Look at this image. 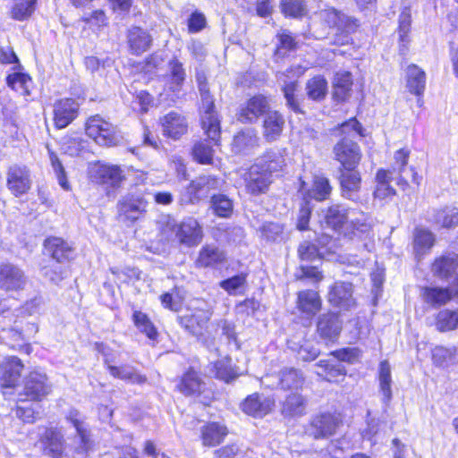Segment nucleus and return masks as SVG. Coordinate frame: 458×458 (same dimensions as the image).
Returning a JSON list of instances; mask_svg holds the SVG:
<instances>
[{"label":"nucleus","mask_w":458,"mask_h":458,"mask_svg":"<svg viewBox=\"0 0 458 458\" xmlns=\"http://www.w3.org/2000/svg\"><path fill=\"white\" fill-rule=\"evenodd\" d=\"M304 383L302 373L293 368L284 369L280 372L279 385L283 389L298 390Z\"/></svg>","instance_id":"09e8293b"},{"label":"nucleus","mask_w":458,"mask_h":458,"mask_svg":"<svg viewBox=\"0 0 458 458\" xmlns=\"http://www.w3.org/2000/svg\"><path fill=\"white\" fill-rule=\"evenodd\" d=\"M379 388L383 394L382 401L387 406L392 400V378L391 367L387 360H383L379 364Z\"/></svg>","instance_id":"79ce46f5"},{"label":"nucleus","mask_w":458,"mask_h":458,"mask_svg":"<svg viewBox=\"0 0 458 458\" xmlns=\"http://www.w3.org/2000/svg\"><path fill=\"white\" fill-rule=\"evenodd\" d=\"M328 301L335 307L349 310L355 306L353 287L351 283L336 282L328 293Z\"/></svg>","instance_id":"a211bd4d"},{"label":"nucleus","mask_w":458,"mask_h":458,"mask_svg":"<svg viewBox=\"0 0 458 458\" xmlns=\"http://www.w3.org/2000/svg\"><path fill=\"white\" fill-rule=\"evenodd\" d=\"M348 220L347 210L341 205L329 207L324 215V222L331 229H341Z\"/></svg>","instance_id":"c03bdc74"},{"label":"nucleus","mask_w":458,"mask_h":458,"mask_svg":"<svg viewBox=\"0 0 458 458\" xmlns=\"http://www.w3.org/2000/svg\"><path fill=\"white\" fill-rule=\"evenodd\" d=\"M307 399L299 393L290 394L282 405V414L284 417H301L306 413Z\"/></svg>","instance_id":"473e14b6"},{"label":"nucleus","mask_w":458,"mask_h":458,"mask_svg":"<svg viewBox=\"0 0 458 458\" xmlns=\"http://www.w3.org/2000/svg\"><path fill=\"white\" fill-rule=\"evenodd\" d=\"M298 308L308 315H315L321 309L318 293L313 290H305L298 293Z\"/></svg>","instance_id":"c9c22d12"},{"label":"nucleus","mask_w":458,"mask_h":458,"mask_svg":"<svg viewBox=\"0 0 458 458\" xmlns=\"http://www.w3.org/2000/svg\"><path fill=\"white\" fill-rule=\"evenodd\" d=\"M362 131V126L356 118H352L340 125L341 139L335 144L333 154L343 169H354L360 165L362 152L357 140L363 136Z\"/></svg>","instance_id":"f03ea898"},{"label":"nucleus","mask_w":458,"mask_h":458,"mask_svg":"<svg viewBox=\"0 0 458 458\" xmlns=\"http://www.w3.org/2000/svg\"><path fill=\"white\" fill-rule=\"evenodd\" d=\"M259 138L255 130L247 129L240 131L233 138L232 149L236 154L246 155L259 146Z\"/></svg>","instance_id":"c85d7f7f"},{"label":"nucleus","mask_w":458,"mask_h":458,"mask_svg":"<svg viewBox=\"0 0 458 458\" xmlns=\"http://www.w3.org/2000/svg\"><path fill=\"white\" fill-rule=\"evenodd\" d=\"M270 111L267 98L257 95L250 98L243 105L238 114V120L242 123H256L261 115H266Z\"/></svg>","instance_id":"f8f14e48"},{"label":"nucleus","mask_w":458,"mask_h":458,"mask_svg":"<svg viewBox=\"0 0 458 458\" xmlns=\"http://www.w3.org/2000/svg\"><path fill=\"white\" fill-rule=\"evenodd\" d=\"M284 118L278 111H269L263 121V137L268 142L276 141L282 134Z\"/></svg>","instance_id":"bb28decb"},{"label":"nucleus","mask_w":458,"mask_h":458,"mask_svg":"<svg viewBox=\"0 0 458 458\" xmlns=\"http://www.w3.org/2000/svg\"><path fill=\"white\" fill-rule=\"evenodd\" d=\"M276 54L279 56H284L298 47L297 37L287 29H280L276 33Z\"/></svg>","instance_id":"37998d69"},{"label":"nucleus","mask_w":458,"mask_h":458,"mask_svg":"<svg viewBox=\"0 0 458 458\" xmlns=\"http://www.w3.org/2000/svg\"><path fill=\"white\" fill-rule=\"evenodd\" d=\"M432 221L436 225L445 229L458 226V208L455 207H445L435 210Z\"/></svg>","instance_id":"a19ab883"},{"label":"nucleus","mask_w":458,"mask_h":458,"mask_svg":"<svg viewBox=\"0 0 458 458\" xmlns=\"http://www.w3.org/2000/svg\"><path fill=\"white\" fill-rule=\"evenodd\" d=\"M410 153L411 151L407 148H400L394 154V162L389 170L399 185H408L410 181L420 184V178L415 168L412 166L407 167Z\"/></svg>","instance_id":"1a4fd4ad"},{"label":"nucleus","mask_w":458,"mask_h":458,"mask_svg":"<svg viewBox=\"0 0 458 458\" xmlns=\"http://www.w3.org/2000/svg\"><path fill=\"white\" fill-rule=\"evenodd\" d=\"M285 165L284 157L276 151L269 150L257 158L244 175L245 188L251 195L264 194L268 191L275 174Z\"/></svg>","instance_id":"f257e3e1"},{"label":"nucleus","mask_w":458,"mask_h":458,"mask_svg":"<svg viewBox=\"0 0 458 458\" xmlns=\"http://www.w3.org/2000/svg\"><path fill=\"white\" fill-rule=\"evenodd\" d=\"M394 179L390 170L379 169L376 175L377 184L374 197L378 199H386L395 195V190L390 186V182Z\"/></svg>","instance_id":"f704fd0d"},{"label":"nucleus","mask_w":458,"mask_h":458,"mask_svg":"<svg viewBox=\"0 0 458 458\" xmlns=\"http://www.w3.org/2000/svg\"><path fill=\"white\" fill-rule=\"evenodd\" d=\"M211 313L208 311H198L194 314H187L178 318L179 324L191 335L200 337L208 327Z\"/></svg>","instance_id":"aec40b11"},{"label":"nucleus","mask_w":458,"mask_h":458,"mask_svg":"<svg viewBox=\"0 0 458 458\" xmlns=\"http://www.w3.org/2000/svg\"><path fill=\"white\" fill-rule=\"evenodd\" d=\"M306 182L301 181L299 192L303 196L302 201L300 204L299 212L297 214L296 229H310L309 222L311 215L312 206L310 199L317 201H323L329 198L332 192V186L329 180L324 176H315L311 189H305Z\"/></svg>","instance_id":"7ed1b4c3"},{"label":"nucleus","mask_w":458,"mask_h":458,"mask_svg":"<svg viewBox=\"0 0 458 458\" xmlns=\"http://www.w3.org/2000/svg\"><path fill=\"white\" fill-rule=\"evenodd\" d=\"M147 205L142 197L128 195L119 201V216L123 221L135 222L144 215Z\"/></svg>","instance_id":"f3484780"},{"label":"nucleus","mask_w":458,"mask_h":458,"mask_svg":"<svg viewBox=\"0 0 458 458\" xmlns=\"http://www.w3.org/2000/svg\"><path fill=\"white\" fill-rule=\"evenodd\" d=\"M17 403L16 416L25 423H33L39 414L38 403L32 402L31 404H28V402L20 403L19 400Z\"/></svg>","instance_id":"4d7b16f0"},{"label":"nucleus","mask_w":458,"mask_h":458,"mask_svg":"<svg viewBox=\"0 0 458 458\" xmlns=\"http://www.w3.org/2000/svg\"><path fill=\"white\" fill-rule=\"evenodd\" d=\"M432 360L438 367H448L456 360V353L454 348L437 346L432 351Z\"/></svg>","instance_id":"864d4df0"},{"label":"nucleus","mask_w":458,"mask_h":458,"mask_svg":"<svg viewBox=\"0 0 458 458\" xmlns=\"http://www.w3.org/2000/svg\"><path fill=\"white\" fill-rule=\"evenodd\" d=\"M120 140V135L117 128L110 122L105 125L104 130L101 132L100 137L97 140V143L101 146H114Z\"/></svg>","instance_id":"680f3d73"},{"label":"nucleus","mask_w":458,"mask_h":458,"mask_svg":"<svg viewBox=\"0 0 458 458\" xmlns=\"http://www.w3.org/2000/svg\"><path fill=\"white\" fill-rule=\"evenodd\" d=\"M96 178L103 184L115 187L124 179V174L119 165H100L97 167Z\"/></svg>","instance_id":"72a5a7b5"},{"label":"nucleus","mask_w":458,"mask_h":458,"mask_svg":"<svg viewBox=\"0 0 458 458\" xmlns=\"http://www.w3.org/2000/svg\"><path fill=\"white\" fill-rule=\"evenodd\" d=\"M24 365L16 356L5 357L0 363V386L13 388L20 382Z\"/></svg>","instance_id":"ddd939ff"},{"label":"nucleus","mask_w":458,"mask_h":458,"mask_svg":"<svg viewBox=\"0 0 458 458\" xmlns=\"http://www.w3.org/2000/svg\"><path fill=\"white\" fill-rule=\"evenodd\" d=\"M107 369L113 377L131 384L140 385L147 381V377L144 375H141L136 369L129 365L116 367L108 364Z\"/></svg>","instance_id":"4c0bfd02"},{"label":"nucleus","mask_w":458,"mask_h":458,"mask_svg":"<svg viewBox=\"0 0 458 458\" xmlns=\"http://www.w3.org/2000/svg\"><path fill=\"white\" fill-rule=\"evenodd\" d=\"M302 72L300 67H291L285 72H278L277 80L281 84L284 97L286 100V106L294 113H303L301 107V102L295 96L298 88V79Z\"/></svg>","instance_id":"0eeeda50"},{"label":"nucleus","mask_w":458,"mask_h":458,"mask_svg":"<svg viewBox=\"0 0 458 458\" xmlns=\"http://www.w3.org/2000/svg\"><path fill=\"white\" fill-rule=\"evenodd\" d=\"M201 99L200 123L207 137L215 144H218L221 137V121L215 110L214 99L208 86L199 89Z\"/></svg>","instance_id":"20e7f679"},{"label":"nucleus","mask_w":458,"mask_h":458,"mask_svg":"<svg viewBox=\"0 0 458 458\" xmlns=\"http://www.w3.org/2000/svg\"><path fill=\"white\" fill-rule=\"evenodd\" d=\"M301 260H314L317 258H324L325 251L319 249L317 244L305 242L301 243L298 250Z\"/></svg>","instance_id":"69168bd1"},{"label":"nucleus","mask_w":458,"mask_h":458,"mask_svg":"<svg viewBox=\"0 0 458 458\" xmlns=\"http://www.w3.org/2000/svg\"><path fill=\"white\" fill-rule=\"evenodd\" d=\"M67 420H69L74 428L76 429L77 436L79 438V445L77 446L78 453H87L93 446V441L91 439L90 431L88 425L85 423L81 414L75 409H72L66 415Z\"/></svg>","instance_id":"6ab92c4d"},{"label":"nucleus","mask_w":458,"mask_h":458,"mask_svg":"<svg viewBox=\"0 0 458 458\" xmlns=\"http://www.w3.org/2000/svg\"><path fill=\"white\" fill-rule=\"evenodd\" d=\"M49 158L51 162L52 168L55 172V174L58 180L59 185L65 191H69L71 189L70 183L68 182L66 173L62 162L59 160L58 157L54 152H49Z\"/></svg>","instance_id":"0e129e2a"},{"label":"nucleus","mask_w":458,"mask_h":458,"mask_svg":"<svg viewBox=\"0 0 458 458\" xmlns=\"http://www.w3.org/2000/svg\"><path fill=\"white\" fill-rule=\"evenodd\" d=\"M42 274L54 284H58L66 276V271L57 261L53 263L49 267H44Z\"/></svg>","instance_id":"338daca9"},{"label":"nucleus","mask_w":458,"mask_h":458,"mask_svg":"<svg viewBox=\"0 0 458 458\" xmlns=\"http://www.w3.org/2000/svg\"><path fill=\"white\" fill-rule=\"evenodd\" d=\"M192 156L200 164H210L213 160V149L205 141L196 142L192 148Z\"/></svg>","instance_id":"bf43d9fd"},{"label":"nucleus","mask_w":458,"mask_h":458,"mask_svg":"<svg viewBox=\"0 0 458 458\" xmlns=\"http://www.w3.org/2000/svg\"><path fill=\"white\" fill-rule=\"evenodd\" d=\"M220 187V180L212 175H202L193 180L188 191L197 199L208 197L212 191H216Z\"/></svg>","instance_id":"a878e982"},{"label":"nucleus","mask_w":458,"mask_h":458,"mask_svg":"<svg viewBox=\"0 0 458 458\" xmlns=\"http://www.w3.org/2000/svg\"><path fill=\"white\" fill-rule=\"evenodd\" d=\"M27 284L24 272L16 265H0V290L6 293L23 290Z\"/></svg>","instance_id":"9b49d317"},{"label":"nucleus","mask_w":458,"mask_h":458,"mask_svg":"<svg viewBox=\"0 0 458 458\" xmlns=\"http://www.w3.org/2000/svg\"><path fill=\"white\" fill-rule=\"evenodd\" d=\"M170 72V83L174 90L179 89L186 79V72L183 64L174 58L168 64Z\"/></svg>","instance_id":"13d9d810"},{"label":"nucleus","mask_w":458,"mask_h":458,"mask_svg":"<svg viewBox=\"0 0 458 458\" xmlns=\"http://www.w3.org/2000/svg\"><path fill=\"white\" fill-rule=\"evenodd\" d=\"M52 392V384L47 374L41 369L30 371L23 380L22 391L19 394V402L39 403Z\"/></svg>","instance_id":"39448f33"},{"label":"nucleus","mask_w":458,"mask_h":458,"mask_svg":"<svg viewBox=\"0 0 458 458\" xmlns=\"http://www.w3.org/2000/svg\"><path fill=\"white\" fill-rule=\"evenodd\" d=\"M32 180L26 166L13 165L6 174V186L15 197L26 194L31 188Z\"/></svg>","instance_id":"9d476101"},{"label":"nucleus","mask_w":458,"mask_h":458,"mask_svg":"<svg viewBox=\"0 0 458 458\" xmlns=\"http://www.w3.org/2000/svg\"><path fill=\"white\" fill-rule=\"evenodd\" d=\"M453 295L454 293L450 289L441 287H425L422 293L424 301L436 308L447 303Z\"/></svg>","instance_id":"ea45409f"},{"label":"nucleus","mask_w":458,"mask_h":458,"mask_svg":"<svg viewBox=\"0 0 458 458\" xmlns=\"http://www.w3.org/2000/svg\"><path fill=\"white\" fill-rule=\"evenodd\" d=\"M458 268V255L451 254L442 257L435 261L432 270L435 275L441 278H447L455 273Z\"/></svg>","instance_id":"a18cd8bd"},{"label":"nucleus","mask_w":458,"mask_h":458,"mask_svg":"<svg viewBox=\"0 0 458 458\" xmlns=\"http://www.w3.org/2000/svg\"><path fill=\"white\" fill-rule=\"evenodd\" d=\"M341 195L346 199L358 201L361 188L360 173L354 169H342L339 175Z\"/></svg>","instance_id":"dca6fc26"},{"label":"nucleus","mask_w":458,"mask_h":458,"mask_svg":"<svg viewBox=\"0 0 458 458\" xmlns=\"http://www.w3.org/2000/svg\"><path fill=\"white\" fill-rule=\"evenodd\" d=\"M406 88L416 96L423 94L426 87V73L416 64H410L406 69Z\"/></svg>","instance_id":"2f4dec72"},{"label":"nucleus","mask_w":458,"mask_h":458,"mask_svg":"<svg viewBox=\"0 0 458 458\" xmlns=\"http://www.w3.org/2000/svg\"><path fill=\"white\" fill-rule=\"evenodd\" d=\"M327 233L320 231L317 236V246L325 251L326 254L335 253L343 245V241L346 239V233L343 234V231H330Z\"/></svg>","instance_id":"7c9ffc66"},{"label":"nucleus","mask_w":458,"mask_h":458,"mask_svg":"<svg viewBox=\"0 0 458 458\" xmlns=\"http://www.w3.org/2000/svg\"><path fill=\"white\" fill-rule=\"evenodd\" d=\"M458 326V310H441L437 316L436 327L440 332L454 330Z\"/></svg>","instance_id":"3c124183"},{"label":"nucleus","mask_w":458,"mask_h":458,"mask_svg":"<svg viewBox=\"0 0 458 458\" xmlns=\"http://www.w3.org/2000/svg\"><path fill=\"white\" fill-rule=\"evenodd\" d=\"M280 6L285 16L297 18L306 13V7L301 0H282Z\"/></svg>","instance_id":"052dcab7"},{"label":"nucleus","mask_w":458,"mask_h":458,"mask_svg":"<svg viewBox=\"0 0 458 458\" xmlns=\"http://www.w3.org/2000/svg\"><path fill=\"white\" fill-rule=\"evenodd\" d=\"M164 134L172 139H179L188 131V121L182 114L172 111L161 118Z\"/></svg>","instance_id":"412c9836"},{"label":"nucleus","mask_w":458,"mask_h":458,"mask_svg":"<svg viewBox=\"0 0 458 458\" xmlns=\"http://www.w3.org/2000/svg\"><path fill=\"white\" fill-rule=\"evenodd\" d=\"M435 242V236L431 231H417L414 235L415 258L420 262L423 256L431 249Z\"/></svg>","instance_id":"de8ad7c7"},{"label":"nucleus","mask_w":458,"mask_h":458,"mask_svg":"<svg viewBox=\"0 0 458 458\" xmlns=\"http://www.w3.org/2000/svg\"><path fill=\"white\" fill-rule=\"evenodd\" d=\"M132 319L136 327L144 333L150 340H155L157 331L148 316L141 311H134Z\"/></svg>","instance_id":"5fc2aeb1"},{"label":"nucleus","mask_w":458,"mask_h":458,"mask_svg":"<svg viewBox=\"0 0 458 458\" xmlns=\"http://www.w3.org/2000/svg\"><path fill=\"white\" fill-rule=\"evenodd\" d=\"M411 24V10L409 6L402 9L399 15V37L402 41H405V38L410 32Z\"/></svg>","instance_id":"774afa93"},{"label":"nucleus","mask_w":458,"mask_h":458,"mask_svg":"<svg viewBox=\"0 0 458 458\" xmlns=\"http://www.w3.org/2000/svg\"><path fill=\"white\" fill-rule=\"evenodd\" d=\"M226 435V428L216 422L208 423L201 429L202 442L206 446L219 445Z\"/></svg>","instance_id":"e433bc0d"},{"label":"nucleus","mask_w":458,"mask_h":458,"mask_svg":"<svg viewBox=\"0 0 458 458\" xmlns=\"http://www.w3.org/2000/svg\"><path fill=\"white\" fill-rule=\"evenodd\" d=\"M317 330L323 339L334 341L341 333L342 321L335 313L327 312L322 314L318 318Z\"/></svg>","instance_id":"b1692460"},{"label":"nucleus","mask_w":458,"mask_h":458,"mask_svg":"<svg viewBox=\"0 0 458 458\" xmlns=\"http://www.w3.org/2000/svg\"><path fill=\"white\" fill-rule=\"evenodd\" d=\"M212 208L215 214L220 217H229L233 213V201L225 195L218 194L213 195Z\"/></svg>","instance_id":"6e6d98bb"},{"label":"nucleus","mask_w":458,"mask_h":458,"mask_svg":"<svg viewBox=\"0 0 458 458\" xmlns=\"http://www.w3.org/2000/svg\"><path fill=\"white\" fill-rule=\"evenodd\" d=\"M45 455L62 458L65 449L64 435L56 428H47L38 441Z\"/></svg>","instance_id":"4468645a"},{"label":"nucleus","mask_w":458,"mask_h":458,"mask_svg":"<svg viewBox=\"0 0 458 458\" xmlns=\"http://www.w3.org/2000/svg\"><path fill=\"white\" fill-rule=\"evenodd\" d=\"M227 261V255L225 250L215 245H206L201 248L196 260L199 267L218 268Z\"/></svg>","instance_id":"4be33fe9"},{"label":"nucleus","mask_w":458,"mask_h":458,"mask_svg":"<svg viewBox=\"0 0 458 458\" xmlns=\"http://www.w3.org/2000/svg\"><path fill=\"white\" fill-rule=\"evenodd\" d=\"M305 90L309 98L321 101L327 93V81L323 76L317 75L306 82Z\"/></svg>","instance_id":"49530a36"},{"label":"nucleus","mask_w":458,"mask_h":458,"mask_svg":"<svg viewBox=\"0 0 458 458\" xmlns=\"http://www.w3.org/2000/svg\"><path fill=\"white\" fill-rule=\"evenodd\" d=\"M319 15L329 28L336 29L340 44L348 43L349 35L354 33L360 26L359 21L355 17L347 15L335 8L323 10Z\"/></svg>","instance_id":"423d86ee"},{"label":"nucleus","mask_w":458,"mask_h":458,"mask_svg":"<svg viewBox=\"0 0 458 458\" xmlns=\"http://www.w3.org/2000/svg\"><path fill=\"white\" fill-rule=\"evenodd\" d=\"M275 403L269 397L253 394L248 396L242 404V411L253 417H263L269 413Z\"/></svg>","instance_id":"5701e85b"},{"label":"nucleus","mask_w":458,"mask_h":458,"mask_svg":"<svg viewBox=\"0 0 458 458\" xmlns=\"http://www.w3.org/2000/svg\"><path fill=\"white\" fill-rule=\"evenodd\" d=\"M80 104L72 98H63L54 104V123L57 129L67 127L78 115Z\"/></svg>","instance_id":"2eb2a0df"},{"label":"nucleus","mask_w":458,"mask_h":458,"mask_svg":"<svg viewBox=\"0 0 458 458\" xmlns=\"http://www.w3.org/2000/svg\"><path fill=\"white\" fill-rule=\"evenodd\" d=\"M352 86V78L351 72H336L334 80V98L338 101L346 100L351 95Z\"/></svg>","instance_id":"58836bf2"},{"label":"nucleus","mask_w":458,"mask_h":458,"mask_svg":"<svg viewBox=\"0 0 458 458\" xmlns=\"http://www.w3.org/2000/svg\"><path fill=\"white\" fill-rule=\"evenodd\" d=\"M37 0H15L11 10V16L17 21H24L31 16Z\"/></svg>","instance_id":"603ef678"},{"label":"nucleus","mask_w":458,"mask_h":458,"mask_svg":"<svg viewBox=\"0 0 458 458\" xmlns=\"http://www.w3.org/2000/svg\"><path fill=\"white\" fill-rule=\"evenodd\" d=\"M45 248L58 263L70 260L74 257L73 247L62 238H47L45 241Z\"/></svg>","instance_id":"393cba45"},{"label":"nucleus","mask_w":458,"mask_h":458,"mask_svg":"<svg viewBox=\"0 0 458 458\" xmlns=\"http://www.w3.org/2000/svg\"><path fill=\"white\" fill-rule=\"evenodd\" d=\"M127 38L130 49L135 55H140L148 51L153 40L149 33L140 27L130 29Z\"/></svg>","instance_id":"cd10ccee"},{"label":"nucleus","mask_w":458,"mask_h":458,"mask_svg":"<svg viewBox=\"0 0 458 458\" xmlns=\"http://www.w3.org/2000/svg\"><path fill=\"white\" fill-rule=\"evenodd\" d=\"M7 85L13 89L20 92L21 95H30L31 79L28 74L22 72H14L6 78Z\"/></svg>","instance_id":"8fccbe9b"},{"label":"nucleus","mask_w":458,"mask_h":458,"mask_svg":"<svg viewBox=\"0 0 458 458\" xmlns=\"http://www.w3.org/2000/svg\"><path fill=\"white\" fill-rule=\"evenodd\" d=\"M341 424L339 414L321 412L311 419L306 432L315 439H324L333 436Z\"/></svg>","instance_id":"6e6552de"},{"label":"nucleus","mask_w":458,"mask_h":458,"mask_svg":"<svg viewBox=\"0 0 458 458\" xmlns=\"http://www.w3.org/2000/svg\"><path fill=\"white\" fill-rule=\"evenodd\" d=\"M107 123L108 121L103 119L98 114L89 117L86 123L85 130L87 135L97 142Z\"/></svg>","instance_id":"e2e57ef3"},{"label":"nucleus","mask_w":458,"mask_h":458,"mask_svg":"<svg viewBox=\"0 0 458 458\" xmlns=\"http://www.w3.org/2000/svg\"><path fill=\"white\" fill-rule=\"evenodd\" d=\"M177 387L186 396L199 395L204 391L205 383L199 373L191 369L182 377Z\"/></svg>","instance_id":"c756f323"}]
</instances>
